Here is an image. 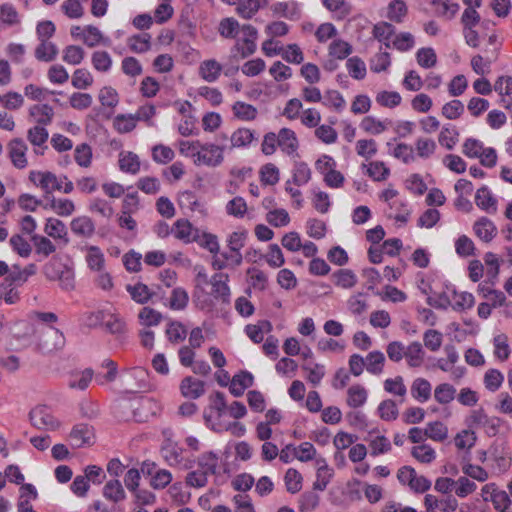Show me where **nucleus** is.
<instances>
[{"instance_id":"obj_1","label":"nucleus","mask_w":512,"mask_h":512,"mask_svg":"<svg viewBox=\"0 0 512 512\" xmlns=\"http://www.w3.org/2000/svg\"><path fill=\"white\" fill-rule=\"evenodd\" d=\"M193 148L194 162L197 165H206L209 167L219 166L224 160V147L215 144H201L199 141H182L180 150L184 152V146Z\"/></svg>"},{"instance_id":"obj_2","label":"nucleus","mask_w":512,"mask_h":512,"mask_svg":"<svg viewBox=\"0 0 512 512\" xmlns=\"http://www.w3.org/2000/svg\"><path fill=\"white\" fill-rule=\"evenodd\" d=\"M503 420L498 417H489L482 409L474 410L467 419L469 428H483L484 432L489 437L496 436Z\"/></svg>"},{"instance_id":"obj_3","label":"nucleus","mask_w":512,"mask_h":512,"mask_svg":"<svg viewBox=\"0 0 512 512\" xmlns=\"http://www.w3.org/2000/svg\"><path fill=\"white\" fill-rule=\"evenodd\" d=\"M29 180L40 187L46 194L47 198H50L54 191H61L62 189V178L57 177L56 174L50 171H31L29 173Z\"/></svg>"},{"instance_id":"obj_4","label":"nucleus","mask_w":512,"mask_h":512,"mask_svg":"<svg viewBox=\"0 0 512 512\" xmlns=\"http://www.w3.org/2000/svg\"><path fill=\"white\" fill-rule=\"evenodd\" d=\"M68 439L73 448L90 447L95 443V430L87 423H79L72 427Z\"/></svg>"},{"instance_id":"obj_5","label":"nucleus","mask_w":512,"mask_h":512,"mask_svg":"<svg viewBox=\"0 0 512 512\" xmlns=\"http://www.w3.org/2000/svg\"><path fill=\"white\" fill-rule=\"evenodd\" d=\"M31 424L37 429L56 430L60 423L46 406H37L29 413Z\"/></svg>"},{"instance_id":"obj_6","label":"nucleus","mask_w":512,"mask_h":512,"mask_svg":"<svg viewBox=\"0 0 512 512\" xmlns=\"http://www.w3.org/2000/svg\"><path fill=\"white\" fill-rule=\"evenodd\" d=\"M172 233L176 239L186 244L200 240V230L187 219H178L173 225Z\"/></svg>"},{"instance_id":"obj_7","label":"nucleus","mask_w":512,"mask_h":512,"mask_svg":"<svg viewBox=\"0 0 512 512\" xmlns=\"http://www.w3.org/2000/svg\"><path fill=\"white\" fill-rule=\"evenodd\" d=\"M8 154L11 159L13 165L18 169H23L27 166V145L21 138L12 139L8 143Z\"/></svg>"},{"instance_id":"obj_8","label":"nucleus","mask_w":512,"mask_h":512,"mask_svg":"<svg viewBox=\"0 0 512 512\" xmlns=\"http://www.w3.org/2000/svg\"><path fill=\"white\" fill-rule=\"evenodd\" d=\"M228 280L229 276L225 273H216L210 280L212 285V294L216 299H221V301L226 304L230 301V288L227 284Z\"/></svg>"},{"instance_id":"obj_9","label":"nucleus","mask_w":512,"mask_h":512,"mask_svg":"<svg viewBox=\"0 0 512 512\" xmlns=\"http://www.w3.org/2000/svg\"><path fill=\"white\" fill-rule=\"evenodd\" d=\"M149 372L142 367H133L128 372V384L131 392H139L149 388Z\"/></svg>"},{"instance_id":"obj_10","label":"nucleus","mask_w":512,"mask_h":512,"mask_svg":"<svg viewBox=\"0 0 512 512\" xmlns=\"http://www.w3.org/2000/svg\"><path fill=\"white\" fill-rule=\"evenodd\" d=\"M253 375L248 371H241L235 374L231 380L229 391L234 397H240L245 389L253 385Z\"/></svg>"},{"instance_id":"obj_11","label":"nucleus","mask_w":512,"mask_h":512,"mask_svg":"<svg viewBox=\"0 0 512 512\" xmlns=\"http://www.w3.org/2000/svg\"><path fill=\"white\" fill-rule=\"evenodd\" d=\"M180 390L184 397L197 399L205 393V383L188 376L181 381Z\"/></svg>"},{"instance_id":"obj_12","label":"nucleus","mask_w":512,"mask_h":512,"mask_svg":"<svg viewBox=\"0 0 512 512\" xmlns=\"http://www.w3.org/2000/svg\"><path fill=\"white\" fill-rule=\"evenodd\" d=\"M71 231L82 238H91L95 233V224L88 216H79L70 223Z\"/></svg>"},{"instance_id":"obj_13","label":"nucleus","mask_w":512,"mask_h":512,"mask_svg":"<svg viewBox=\"0 0 512 512\" xmlns=\"http://www.w3.org/2000/svg\"><path fill=\"white\" fill-rule=\"evenodd\" d=\"M278 146L287 155H293L298 149V140L293 130L288 128L280 129L278 135Z\"/></svg>"},{"instance_id":"obj_14","label":"nucleus","mask_w":512,"mask_h":512,"mask_svg":"<svg viewBox=\"0 0 512 512\" xmlns=\"http://www.w3.org/2000/svg\"><path fill=\"white\" fill-rule=\"evenodd\" d=\"M424 506L426 509H439L442 512H452L458 507L457 500L449 496L446 499L439 500L436 496L427 494L424 497Z\"/></svg>"},{"instance_id":"obj_15","label":"nucleus","mask_w":512,"mask_h":512,"mask_svg":"<svg viewBox=\"0 0 512 512\" xmlns=\"http://www.w3.org/2000/svg\"><path fill=\"white\" fill-rule=\"evenodd\" d=\"M473 230L477 237L486 243L492 241L497 234L496 226L486 217L477 220L474 223Z\"/></svg>"},{"instance_id":"obj_16","label":"nucleus","mask_w":512,"mask_h":512,"mask_svg":"<svg viewBox=\"0 0 512 512\" xmlns=\"http://www.w3.org/2000/svg\"><path fill=\"white\" fill-rule=\"evenodd\" d=\"M29 115L36 124L49 125L54 117V110L48 104H36L29 108Z\"/></svg>"},{"instance_id":"obj_17","label":"nucleus","mask_w":512,"mask_h":512,"mask_svg":"<svg viewBox=\"0 0 512 512\" xmlns=\"http://www.w3.org/2000/svg\"><path fill=\"white\" fill-rule=\"evenodd\" d=\"M387 217L395 219L397 222L405 224L408 221L410 210L408 204L403 199H396L388 205Z\"/></svg>"},{"instance_id":"obj_18","label":"nucleus","mask_w":512,"mask_h":512,"mask_svg":"<svg viewBox=\"0 0 512 512\" xmlns=\"http://www.w3.org/2000/svg\"><path fill=\"white\" fill-rule=\"evenodd\" d=\"M410 391L415 400L424 403L431 397L432 386L427 379L416 378L411 384Z\"/></svg>"},{"instance_id":"obj_19","label":"nucleus","mask_w":512,"mask_h":512,"mask_svg":"<svg viewBox=\"0 0 512 512\" xmlns=\"http://www.w3.org/2000/svg\"><path fill=\"white\" fill-rule=\"evenodd\" d=\"M256 140L255 132L249 128H238L230 136V148H244Z\"/></svg>"},{"instance_id":"obj_20","label":"nucleus","mask_w":512,"mask_h":512,"mask_svg":"<svg viewBox=\"0 0 512 512\" xmlns=\"http://www.w3.org/2000/svg\"><path fill=\"white\" fill-rule=\"evenodd\" d=\"M222 71V65L214 59L203 61L199 66L200 76L207 82H215Z\"/></svg>"},{"instance_id":"obj_21","label":"nucleus","mask_w":512,"mask_h":512,"mask_svg":"<svg viewBox=\"0 0 512 512\" xmlns=\"http://www.w3.org/2000/svg\"><path fill=\"white\" fill-rule=\"evenodd\" d=\"M44 231L48 236L54 239L64 240L65 244L69 242V239L67 238L66 225L59 219L48 218L44 227Z\"/></svg>"},{"instance_id":"obj_22","label":"nucleus","mask_w":512,"mask_h":512,"mask_svg":"<svg viewBox=\"0 0 512 512\" xmlns=\"http://www.w3.org/2000/svg\"><path fill=\"white\" fill-rule=\"evenodd\" d=\"M119 168L121 171L137 174L140 171V160L137 154L133 152H121L119 154Z\"/></svg>"},{"instance_id":"obj_23","label":"nucleus","mask_w":512,"mask_h":512,"mask_svg":"<svg viewBox=\"0 0 512 512\" xmlns=\"http://www.w3.org/2000/svg\"><path fill=\"white\" fill-rule=\"evenodd\" d=\"M48 337L52 340V342L50 343L47 340L40 342L38 344V348L40 351H42L44 353H49L54 350H60L64 347L65 337H64V334L60 330L53 328L50 331Z\"/></svg>"},{"instance_id":"obj_24","label":"nucleus","mask_w":512,"mask_h":512,"mask_svg":"<svg viewBox=\"0 0 512 512\" xmlns=\"http://www.w3.org/2000/svg\"><path fill=\"white\" fill-rule=\"evenodd\" d=\"M267 4V0H240L237 13L244 19H250L261 7H265Z\"/></svg>"},{"instance_id":"obj_25","label":"nucleus","mask_w":512,"mask_h":512,"mask_svg":"<svg viewBox=\"0 0 512 512\" xmlns=\"http://www.w3.org/2000/svg\"><path fill=\"white\" fill-rule=\"evenodd\" d=\"M233 115L241 121H253L258 115L255 106L243 101H236L232 106Z\"/></svg>"},{"instance_id":"obj_26","label":"nucleus","mask_w":512,"mask_h":512,"mask_svg":"<svg viewBox=\"0 0 512 512\" xmlns=\"http://www.w3.org/2000/svg\"><path fill=\"white\" fill-rule=\"evenodd\" d=\"M424 350L420 342H412L405 348V358L410 367H419L424 361Z\"/></svg>"},{"instance_id":"obj_27","label":"nucleus","mask_w":512,"mask_h":512,"mask_svg":"<svg viewBox=\"0 0 512 512\" xmlns=\"http://www.w3.org/2000/svg\"><path fill=\"white\" fill-rule=\"evenodd\" d=\"M103 496L114 503L125 499V491L121 482L117 479L108 481L103 487Z\"/></svg>"},{"instance_id":"obj_28","label":"nucleus","mask_w":512,"mask_h":512,"mask_svg":"<svg viewBox=\"0 0 512 512\" xmlns=\"http://www.w3.org/2000/svg\"><path fill=\"white\" fill-rule=\"evenodd\" d=\"M58 52V48L54 43L42 40L35 49V57L39 61L51 62L57 57Z\"/></svg>"},{"instance_id":"obj_29","label":"nucleus","mask_w":512,"mask_h":512,"mask_svg":"<svg viewBox=\"0 0 512 512\" xmlns=\"http://www.w3.org/2000/svg\"><path fill=\"white\" fill-rule=\"evenodd\" d=\"M14 271L10 272L6 277V281L10 283H25L30 276L37 272V266L34 263L28 264L24 269H20L18 265H14Z\"/></svg>"},{"instance_id":"obj_30","label":"nucleus","mask_w":512,"mask_h":512,"mask_svg":"<svg viewBox=\"0 0 512 512\" xmlns=\"http://www.w3.org/2000/svg\"><path fill=\"white\" fill-rule=\"evenodd\" d=\"M475 203L482 210L496 212V199L492 196L486 186L477 190Z\"/></svg>"},{"instance_id":"obj_31","label":"nucleus","mask_w":512,"mask_h":512,"mask_svg":"<svg viewBox=\"0 0 512 512\" xmlns=\"http://www.w3.org/2000/svg\"><path fill=\"white\" fill-rule=\"evenodd\" d=\"M384 390L389 394L400 397V402H404L407 394V388L402 376L386 379L384 381Z\"/></svg>"},{"instance_id":"obj_32","label":"nucleus","mask_w":512,"mask_h":512,"mask_svg":"<svg viewBox=\"0 0 512 512\" xmlns=\"http://www.w3.org/2000/svg\"><path fill=\"white\" fill-rule=\"evenodd\" d=\"M128 46L135 53H145L151 48V35L142 33L128 38Z\"/></svg>"},{"instance_id":"obj_33","label":"nucleus","mask_w":512,"mask_h":512,"mask_svg":"<svg viewBox=\"0 0 512 512\" xmlns=\"http://www.w3.org/2000/svg\"><path fill=\"white\" fill-rule=\"evenodd\" d=\"M126 289L130 293L131 298L139 304L147 303L154 294L147 285L141 282L135 285H127Z\"/></svg>"},{"instance_id":"obj_34","label":"nucleus","mask_w":512,"mask_h":512,"mask_svg":"<svg viewBox=\"0 0 512 512\" xmlns=\"http://www.w3.org/2000/svg\"><path fill=\"white\" fill-rule=\"evenodd\" d=\"M83 42L88 47H95L100 43H104L105 45H109V39H105L101 33V31L93 25H87L84 27L83 33Z\"/></svg>"},{"instance_id":"obj_35","label":"nucleus","mask_w":512,"mask_h":512,"mask_svg":"<svg viewBox=\"0 0 512 512\" xmlns=\"http://www.w3.org/2000/svg\"><path fill=\"white\" fill-rule=\"evenodd\" d=\"M50 202L45 205V208H51L59 216H70L75 211V205L70 199H56L50 197Z\"/></svg>"},{"instance_id":"obj_36","label":"nucleus","mask_w":512,"mask_h":512,"mask_svg":"<svg viewBox=\"0 0 512 512\" xmlns=\"http://www.w3.org/2000/svg\"><path fill=\"white\" fill-rule=\"evenodd\" d=\"M385 363V356L381 351H372L365 358L366 370L374 375L381 374Z\"/></svg>"},{"instance_id":"obj_37","label":"nucleus","mask_w":512,"mask_h":512,"mask_svg":"<svg viewBox=\"0 0 512 512\" xmlns=\"http://www.w3.org/2000/svg\"><path fill=\"white\" fill-rule=\"evenodd\" d=\"M256 42L247 38H240L236 41L235 45L231 49V57L236 58L239 54L242 59L249 57L256 51Z\"/></svg>"},{"instance_id":"obj_38","label":"nucleus","mask_w":512,"mask_h":512,"mask_svg":"<svg viewBox=\"0 0 512 512\" xmlns=\"http://www.w3.org/2000/svg\"><path fill=\"white\" fill-rule=\"evenodd\" d=\"M426 435L433 441L443 442L448 437V428L441 421L429 422L426 426Z\"/></svg>"},{"instance_id":"obj_39","label":"nucleus","mask_w":512,"mask_h":512,"mask_svg":"<svg viewBox=\"0 0 512 512\" xmlns=\"http://www.w3.org/2000/svg\"><path fill=\"white\" fill-rule=\"evenodd\" d=\"M197 464L207 475H214L217 471L218 457L213 452H206L198 457Z\"/></svg>"},{"instance_id":"obj_40","label":"nucleus","mask_w":512,"mask_h":512,"mask_svg":"<svg viewBox=\"0 0 512 512\" xmlns=\"http://www.w3.org/2000/svg\"><path fill=\"white\" fill-rule=\"evenodd\" d=\"M48 137L49 133L45 125L36 124L27 131V139L33 146H43L47 142Z\"/></svg>"},{"instance_id":"obj_41","label":"nucleus","mask_w":512,"mask_h":512,"mask_svg":"<svg viewBox=\"0 0 512 512\" xmlns=\"http://www.w3.org/2000/svg\"><path fill=\"white\" fill-rule=\"evenodd\" d=\"M407 6L403 0H393L387 9V18L393 22L401 23L407 15Z\"/></svg>"},{"instance_id":"obj_42","label":"nucleus","mask_w":512,"mask_h":512,"mask_svg":"<svg viewBox=\"0 0 512 512\" xmlns=\"http://www.w3.org/2000/svg\"><path fill=\"white\" fill-rule=\"evenodd\" d=\"M490 501L493 503V506L497 511L512 512V502L509 498V495L505 491L499 489L492 491L490 495Z\"/></svg>"},{"instance_id":"obj_43","label":"nucleus","mask_w":512,"mask_h":512,"mask_svg":"<svg viewBox=\"0 0 512 512\" xmlns=\"http://www.w3.org/2000/svg\"><path fill=\"white\" fill-rule=\"evenodd\" d=\"M347 404L350 407L358 408L367 400V391L361 385H353L347 391Z\"/></svg>"},{"instance_id":"obj_44","label":"nucleus","mask_w":512,"mask_h":512,"mask_svg":"<svg viewBox=\"0 0 512 512\" xmlns=\"http://www.w3.org/2000/svg\"><path fill=\"white\" fill-rule=\"evenodd\" d=\"M250 286L259 291H264L268 285V276L260 269L251 267L247 269Z\"/></svg>"},{"instance_id":"obj_45","label":"nucleus","mask_w":512,"mask_h":512,"mask_svg":"<svg viewBox=\"0 0 512 512\" xmlns=\"http://www.w3.org/2000/svg\"><path fill=\"white\" fill-rule=\"evenodd\" d=\"M476 441L477 436L471 428L460 431L454 437L455 446L461 450H470L475 445Z\"/></svg>"},{"instance_id":"obj_46","label":"nucleus","mask_w":512,"mask_h":512,"mask_svg":"<svg viewBox=\"0 0 512 512\" xmlns=\"http://www.w3.org/2000/svg\"><path fill=\"white\" fill-rule=\"evenodd\" d=\"M437 145L433 139L420 137L415 142L417 156L423 159L430 158L436 151Z\"/></svg>"},{"instance_id":"obj_47","label":"nucleus","mask_w":512,"mask_h":512,"mask_svg":"<svg viewBox=\"0 0 512 512\" xmlns=\"http://www.w3.org/2000/svg\"><path fill=\"white\" fill-rule=\"evenodd\" d=\"M240 25L234 18H224L220 21L218 32L219 34L228 39L236 38L239 33Z\"/></svg>"},{"instance_id":"obj_48","label":"nucleus","mask_w":512,"mask_h":512,"mask_svg":"<svg viewBox=\"0 0 512 512\" xmlns=\"http://www.w3.org/2000/svg\"><path fill=\"white\" fill-rule=\"evenodd\" d=\"M85 57V51L81 46L69 45L63 50V61L70 65H79Z\"/></svg>"},{"instance_id":"obj_49","label":"nucleus","mask_w":512,"mask_h":512,"mask_svg":"<svg viewBox=\"0 0 512 512\" xmlns=\"http://www.w3.org/2000/svg\"><path fill=\"white\" fill-rule=\"evenodd\" d=\"M321 462L323 464L319 465L317 469V480L313 483V488L319 491L326 489L333 475L332 470L327 466L325 460H322ZM318 464H320V461H318Z\"/></svg>"},{"instance_id":"obj_50","label":"nucleus","mask_w":512,"mask_h":512,"mask_svg":"<svg viewBox=\"0 0 512 512\" xmlns=\"http://www.w3.org/2000/svg\"><path fill=\"white\" fill-rule=\"evenodd\" d=\"M89 211L97 213L106 219H110L114 214V209L111 204L101 198H94L90 201Z\"/></svg>"},{"instance_id":"obj_51","label":"nucleus","mask_w":512,"mask_h":512,"mask_svg":"<svg viewBox=\"0 0 512 512\" xmlns=\"http://www.w3.org/2000/svg\"><path fill=\"white\" fill-rule=\"evenodd\" d=\"M395 33V27L388 22H379L373 27V36L379 40L384 41L386 47H390L389 39Z\"/></svg>"},{"instance_id":"obj_52","label":"nucleus","mask_w":512,"mask_h":512,"mask_svg":"<svg viewBox=\"0 0 512 512\" xmlns=\"http://www.w3.org/2000/svg\"><path fill=\"white\" fill-rule=\"evenodd\" d=\"M32 241L35 246V251L37 254L48 257L52 253L56 251V246L45 236L41 235H33Z\"/></svg>"},{"instance_id":"obj_53","label":"nucleus","mask_w":512,"mask_h":512,"mask_svg":"<svg viewBox=\"0 0 512 512\" xmlns=\"http://www.w3.org/2000/svg\"><path fill=\"white\" fill-rule=\"evenodd\" d=\"M456 389L448 383L439 384L434 390L435 400L440 404H448L454 398Z\"/></svg>"},{"instance_id":"obj_54","label":"nucleus","mask_w":512,"mask_h":512,"mask_svg":"<svg viewBox=\"0 0 512 512\" xmlns=\"http://www.w3.org/2000/svg\"><path fill=\"white\" fill-rule=\"evenodd\" d=\"M412 456L421 463H431L436 458L435 450L427 444L414 446L411 450Z\"/></svg>"},{"instance_id":"obj_55","label":"nucleus","mask_w":512,"mask_h":512,"mask_svg":"<svg viewBox=\"0 0 512 512\" xmlns=\"http://www.w3.org/2000/svg\"><path fill=\"white\" fill-rule=\"evenodd\" d=\"M136 123L135 114H119L114 119V127L120 133L131 132L136 127Z\"/></svg>"},{"instance_id":"obj_56","label":"nucleus","mask_w":512,"mask_h":512,"mask_svg":"<svg viewBox=\"0 0 512 512\" xmlns=\"http://www.w3.org/2000/svg\"><path fill=\"white\" fill-rule=\"evenodd\" d=\"M432 5L437 7V14L447 19H452L459 10L457 3H450V0H433Z\"/></svg>"},{"instance_id":"obj_57","label":"nucleus","mask_w":512,"mask_h":512,"mask_svg":"<svg viewBox=\"0 0 512 512\" xmlns=\"http://www.w3.org/2000/svg\"><path fill=\"white\" fill-rule=\"evenodd\" d=\"M369 446L371 448V455L376 456L379 454L387 453L391 450V443L385 436H375L372 433L369 434Z\"/></svg>"},{"instance_id":"obj_58","label":"nucleus","mask_w":512,"mask_h":512,"mask_svg":"<svg viewBox=\"0 0 512 512\" xmlns=\"http://www.w3.org/2000/svg\"><path fill=\"white\" fill-rule=\"evenodd\" d=\"M86 261L90 269L101 271L104 266L105 259L99 247L89 246Z\"/></svg>"},{"instance_id":"obj_59","label":"nucleus","mask_w":512,"mask_h":512,"mask_svg":"<svg viewBox=\"0 0 512 512\" xmlns=\"http://www.w3.org/2000/svg\"><path fill=\"white\" fill-rule=\"evenodd\" d=\"M91 60L94 69L99 72H107L112 66V58L107 51H95Z\"/></svg>"},{"instance_id":"obj_60","label":"nucleus","mask_w":512,"mask_h":512,"mask_svg":"<svg viewBox=\"0 0 512 512\" xmlns=\"http://www.w3.org/2000/svg\"><path fill=\"white\" fill-rule=\"evenodd\" d=\"M378 413L382 420L392 421L398 417L399 411L395 401L387 399L379 404Z\"/></svg>"},{"instance_id":"obj_61","label":"nucleus","mask_w":512,"mask_h":512,"mask_svg":"<svg viewBox=\"0 0 512 512\" xmlns=\"http://www.w3.org/2000/svg\"><path fill=\"white\" fill-rule=\"evenodd\" d=\"M284 479L288 492L295 494L301 490L302 476L296 469L289 468L285 473Z\"/></svg>"},{"instance_id":"obj_62","label":"nucleus","mask_w":512,"mask_h":512,"mask_svg":"<svg viewBox=\"0 0 512 512\" xmlns=\"http://www.w3.org/2000/svg\"><path fill=\"white\" fill-rule=\"evenodd\" d=\"M9 243H10L12 249L20 257L27 258V257L30 256L31 251H32V247L28 243V241L26 239H24L20 234L13 235L10 238Z\"/></svg>"},{"instance_id":"obj_63","label":"nucleus","mask_w":512,"mask_h":512,"mask_svg":"<svg viewBox=\"0 0 512 512\" xmlns=\"http://www.w3.org/2000/svg\"><path fill=\"white\" fill-rule=\"evenodd\" d=\"M333 277L336 279L335 284L345 289L352 288L357 283L356 275L350 269H340Z\"/></svg>"},{"instance_id":"obj_64","label":"nucleus","mask_w":512,"mask_h":512,"mask_svg":"<svg viewBox=\"0 0 512 512\" xmlns=\"http://www.w3.org/2000/svg\"><path fill=\"white\" fill-rule=\"evenodd\" d=\"M417 63L425 68L429 69L436 65L437 56L432 48H421L416 53Z\"/></svg>"}]
</instances>
